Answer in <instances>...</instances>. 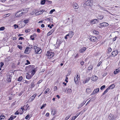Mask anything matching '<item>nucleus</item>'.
Returning a JSON list of instances; mask_svg holds the SVG:
<instances>
[{
  "label": "nucleus",
  "mask_w": 120,
  "mask_h": 120,
  "mask_svg": "<svg viewBox=\"0 0 120 120\" xmlns=\"http://www.w3.org/2000/svg\"><path fill=\"white\" fill-rule=\"evenodd\" d=\"M54 55V52L48 51L47 52L46 56L48 58L50 59H52Z\"/></svg>",
  "instance_id": "obj_1"
},
{
  "label": "nucleus",
  "mask_w": 120,
  "mask_h": 120,
  "mask_svg": "<svg viewBox=\"0 0 120 120\" xmlns=\"http://www.w3.org/2000/svg\"><path fill=\"white\" fill-rule=\"evenodd\" d=\"M34 48L35 49V51L36 54H39L41 52L42 50L40 48L36 46H34Z\"/></svg>",
  "instance_id": "obj_2"
},
{
  "label": "nucleus",
  "mask_w": 120,
  "mask_h": 120,
  "mask_svg": "<svg viewBox=\"0 0 120 120\" xmlns=\"http://www.w3.org/2000/svg\"><path fill=\"white\" fill-rule=\"evenodd\" d=\"M112 55L109 56L108 57V58H110L113 56H115L118 54V52L117 50H114L112 52Z\"/></svg>",
  "instance_id": "obj_3"
},
{
  "label": "nucleus",
  "mask_w": 120,
  "mask_h": 120,
  "mask_svg": "<svg viewBox=\"0 0 120 120\" xmlns=\"http://www.w3.org/2000/svg\"><path fill=\"white\" fill-rule=\"evenodd\" d=\"M30 47H26L24 51V53L26 54H29L30 52L32 47V45H30Z\"/></svg>",
  "instance_id": "obj_4"
},
{
  "label": "nucleus",
  "mask_w": 120,
  "mask_h": 120,
  "mask_svg": "<svg viewBox=\"0 0 120 120\" xmlns=\"http://www.w3.org/2000/svg\"><path fill=\"white\" fill-rule=\"evenodd\" d=\"M93 2L92 0H88L86 1L85 4L87 6L92 7L93 5Z\"/></svg>",
  "instance_id": "obj_5"
},
{
  "label": "nucleus",
  "mask_w": 120,
  "mask_h": 120,
  "mask_svg": "<svg viewBox=\"0 0 120 120\" xmlns=\"http://www.w3.org/2000/svg\"><path fill=\"white\" fill-rule=\"evenodd\" d=\"M89 39L93 42H96L98 40V38L97 37L95 36H90Z\"/></svg>",
  "instance_id": "obj_6"
},
{
  "label": "nucleus",
  "mask_w": 120,
  "mask_h": 120,
  "mask_svg": "<svg viewBox=\"0 0 120 120\" xmlns=\"http://www.w3.org/2000/svg\"><path fill=\"white\" fill-rule=\"evenodd\" d=\"M109 24L106 22H103L100 23L98 25V27L101 28L104 27L106 26H108Z\"/></svg>",
  "instance_id": "obj_7"
},
{
  "label": "nucleus",
  "mask_w": 120,
  "mask_h": 120,
  "mask_svg": "<svg viewBox=\"0 0 120 120\" xmlns=\"http://www.w3.org/2000/svg\"><path fill=\"white\" fill-rule=\"evenodd\" d=\"M21 11H18L15 14V16L17 17H19L21 16H22L23 14V13L22 12H21V13H20V12Z\"/></svg>",
  "instance_id": "obj_8"
},
{
  "label": "nucleus",
  "mask_w": 120,
  "mask_h": 120,
  "mask_svg": "<svg viewBox=\"0 0 120 120\" xmlns=\"http://www.w3.org/2000/svg\"><path fill=\"white\" fill-rule=\"evenodd\" d=\"M80 79V75L79 74H78V73L77 74V75L75 76L74 77V80L75 84H77L79 82L78 79Z\"/></svg>",
  "instance_id": "obj_9"
},
{
  "label": "nucleus",
  "mask_w": 120,
  "mask_h": 120,
  "mask_svg": "<svg viewBox=\"0 0 120 120\" xmlns=\"http://www.w3.org/2000/svg\"><path fill=\"white\" fill-rule=\"evenodd\" d=\"M99 91V88H97L94 90L93 92L91 94V95H93L95 94L96 93L98 92Z\"/></svg>",
  "instance_id": "obj_10"
},
{
  "label": "nucleus",
  "mask_w": 120,
  "mask_h": 120,
  "mask_svg": "<svg viewBox=\"0 0 120 120\" xmlns=\"http://www.w3.org/2000/svg\"><path fill=\"white\" fill-rule=\"evenodd\" d=\"M98 20L97 19H94L91 20L90 21V23L91 25L95 24L97 22Z\"/></svg>",
  "instance_id": "obj_11"
},
{
  "label": "nucleus",
  "mask_w": 120,
  "mask_h": 120,
  "mask_svg": "<svg viewBox=\"0 0 120 120\" xmlns=\"http://www.w3.org/2000/svg\"><path fill=\"white\" fill-rule=\"evenodd\" d=\"M37 94H34L33 95L31 96L29 99V100L30 101H32L34 100L35 97L36 96Z\"/></svg>",
  "instance_id": "obj_12"
},
{
  "label": "nucleus",
  "mask_w": 120,
  "mask_h": 120,
  "mask_svg": "<svg viewBox=\"0 0 120 120\" xmlns=\"http://www.w3.org/2000/svg\"><path fill=\"white\" fill-rule=\"evenodd\" d=\"M24 108L22 107L21 109H19L18 110V111H19V114H22L24 112Z\"/></svg>",
  "instance_id": "obj_13"
},
{
  "label": "nucleus",
  "mask_w": 120,
  "mask_h": 120,
  "mask_svg": "<svg viewBox=\"0 0 120 120\" xmlns=\"http://www.w3.org/2000/svg\"><path fill=\"white\" fill-rule=\"evenodd\" d=\"M33 76L31 74L30 75L29 73H27V75L26 76V77L27 79H31Z\"/></svg>",
  "instance_id": "obj_14"
},
{
  "label": "nucleus",
  "mask_w": 120,
  "mask_h": 120,
  "mask_svg": "<svg viewBox=\"0 0 120 120\" xmlns=\"http://www.w3.org/2000/svg\"><path fill=\"white\" fill-rule=\"evenodd\" d=\"M12 77L10 75H8L7 76V81L8 82H10L11 81V79Z\"/></svg>",
  "instance_id": "obj_15"
},
{
  "label": "nucleus",
  "mask_w": 120,
  "mask_h": 120,
  "mask_svg": "<svg viewBox=\"0 0 120 120\" xmlns=\"http://www.w3.org/2000/svg\"><path fill=\"white\" fill-rule=\"evenodd\" d=\"M73 6V8L75 9H77L79 8V6L76 3H74Z\"/></svg>",
  "instance_id": "obj_16"
},
{
  "label": "nucleus",
  "mask_w": 120,
  "mask_h": 120,
  "mask_svg": "<svg viewBox=\"0 0 120 120\" xmlns=\"http://www.w3.org/2000/svg\"><path fill=\"white\" fill-rule=\"evenodd\" d=\"M98 79V77L96 75H94L92 76L91 79L92 81H95L97 80Z\"/></svg>",
  "instance_id": "obj_17"
},
{
  "label": "nucleus",
  "mask_w": 120,
  "mask_h": 120,
  "mask_svg": "<svg viewBox=\"0 0 120 120\" xmlns=\"http://www.w3.org/2000/svg\"><path fill=\"white\" fill-rule=\"evenodd\" d=\"M86 47H83L79 50V52L80 53L83 52L86 50Z\"/></svg>",
  "instance_id": "obj_18"
},
{
  "label": "nucleus",
  "mask_w": 120,
  "mask_h": 120,
  "mask_svg": "<svg viewBox=\"0 0 120 120\" xmlns=\"http://www.w3.org/2000/svg\"><path fill=\"white\" fill-rule=\"evenodd\" d=\"M90 77H88L83 82V83H86L87 82L89 81L90 80Z\"/></svg>",
  "instance_id": "obj_19"
},
{
  "label": "nucleus",
  "mask_w": 120,
  "mask_h": 120,
  "mask_svg": "<svg viewBox=\"0 0 120 120\" xmlns=\"http://www.w3.org/2000/svg\"><path fill=\"white\" fill-rule=\"evenodd\" d=\"M35 86V82H32L30 85V87L31 89L33 88H34Z\"/></svg>",
  "instance_id": "obj_20"
},
{
  "label": "nucleus",
  "mask_w": 120,
  "mask_h": 120,
  "mask_svg": "<svg viewBox=\"0 0 120 120\" xmlns=\"http://www.w3.org/2000/svg\"><path fill=\"white\" fill-rule=\"evenodd\" d=\"M43 12L42 11H38L36 12L35 14L37 15H38L41 14L43 13Z\"/></svg>",
  "instance_id": "obj_21"
},
{
  "label": "nucleus",
  "mask_w": 120,
  "mask_h": 120,
  "mask_svg": "<svg viewBox=\"0 0 120 120\" xmlns=\"http://www.w3.org/2000/svg\"><path fill=\"white\" fill-rule=\"evenodd\" d=\"M120 72V70L117 69H116L114 71L113 73L115 75L118 74Z\"/></svg>",
  "instance_id": "obj_22"
},
{
  "label": "nucleus",
  "mask_w": 120,
  "mask_h": 120,
  "mask_svg": "<svg viewBox=\"0 0 120 120\" xmlns=\"http://www.w3.org/2000/svg\"><path fill=\"white\" fill-rule=\"evenodd\" d=\"M115 87V85L114 84H112L110 85L108 88H109V89H112L114 88Z\"/></svg>",
  "instance_id": "obj_23"
},
{
  "label": "nucleus",
  "mask_w": 120,
  "mask_h": 120,
  "mask_svg": "<svg viewBox=\"0 0 120 120\" xmlns=\"http://www.w3.org/2000/svg\"><path fill=\"white\" fill-rule=\"evenodd\" d=\"M53 31L54 30H53V29L52 30L48 33L47 34V36H49L51 35L53 33Z\"/></svg>",
  "instance_id": "obj_24"
},
{
  "label": "nucleus",
  "mask_w": 120,
  "mask_h": 120,
  "mask_svg": "<svg viewBox=\"0 0 120 120\" xmlns=\"http://www.w3.org/2000/svg\"><path fill=\"white\" fill-rule=\"evenodd\" d=\"M86 92L88 94L90 93L91 92V90L90 88H87L86 89Z\"/></svg>",
  "instance_id": "obj_25"
},
{
  "label": "nucleus",
  "mask_w": 120,
  "mask_h": 120,
  "mask_svg": "<svg viewBox=\"0 0 120 120\" xmlns=\"http://www.w3.org/2000/svg\"><path fill=\"white\" fill-rule=\"evenodd\" d=\"M36 72V70L35 69L32 70L31 71V75H32V76H33V75Z\"/></svg>",
  "instance_id": "obj_26"
},
{
  "label": "nucleus",
  "mask_w": 120,
  "mask_h": 120,
  "mask_svg": "<svg viewBox=\"0 0 120 120\" xmlns=\"http://www.w3.org/2000/svg\"><path fill=\"white\" fill-rule=\"evenodd\" d=\"M80 113H79L78 114L77 116H73L71 120H74L80 114Z\"/></svg>",
  "instance_id": "obj_27"
},
{
  "label": "nucleus",
  "mask_w": 120,
  "mask_h": 120,
  "mask_svg": "<svg viewBox=\"0 0 120 120\" xmlns=\"http://www.w3.org/2000/svg\"><path fill=\"white\" fill-rule=\"evenodd\" d=\"M111 119L112 120H114L115 119V117L113 115H111L110 116Z\"/></svg>",
  "instance_id": "obj_28"
},
{
  "label": "nucleus",
  "mask_w": 120,
  "mask_h": 120,
  "mask_svg": "<svg viewBox=\"0 0 120 120\" xmlns=\"http://www.w3.org/2000/svg\"><path fill=\"white\" fill-rule=\"evenodd\" d=\"M104 17L103 16V15H98L97 17L100 20L102 19Z\"/></svg>",
  "instance_id": "obj_29"
},
{
  "label": "nucleus",
  "mask_w": 120,
  "mask_h": 120,
  "mask_svg": "<svg viewBox=\"0 0 120 120\" xmlns=\"http://www.w3.org/2000/svg\"><path fill=\"white\" fill-rule=\"evenodd\" d=\"M16 117V116H11L8 119V120H13Z\"/></svg>",
  "instance_id": "obj_30"
},
{
  "label": "nucleus",
  "mask_w": 120,
  "mask_h": 120,
  "mask_svg": "<svg viewBox=\"0 0 120 120\" xmlns=\"http://www.w3.org/2000/svg\"><path fill=\"white\" fill-rule=\"evenodd\" d=\"M109 88H107L104 91L103 93L102 94L104 95L109 90Z\"/></svg>",
  "instance_id": "obj_31"
},
{
  "label": "nucleus",
  "mask_w": 120,
  "mask_h": 120,
  "mask_svg": "<svg viewBox=\"0 0 120 120\" xmlns=\"http://www.w3.org/2000/svg\"><path fill=\"white\" fill-rule=\"evenodd\" d=\"M69 35L71 37H72L74 34V33L72 31H71L70 32Z\"/></svg>",
  "instance_id": "obj_32"
},
{
  "label": "nucleus",
  "mask_w": 120,
  "mask_h": 120,
  "mask_svg": "<svg viewBox=\"0 0 120 120\" xmlns=\"http://www.w3.org/2000/svg\"><path fill=\"white\" fill-rule=\"evenodd\" d=\"M93 33L95 34L98 35V34H99V32L96 30H93Z\"/></svg>",
  "instance_id": "obj_33"
},
{
  "label": "nucleus",
  "mask_w": 120,
  "mask_h": 120,
  "mask_svg": "<svg viewBox=\"0 0 120 120\" xmlns=\"http://www.w3.org/2000/svg\"><path fill=\"white\" fill-rule=\"evenodd\" d=\"M29 107V106L28 104H27L26 105H24V108H25V110H26Z\"/></svg>",
  "instance_id": "obj_34"
},
{
  "label": "nucleus",
  "mask_w": 120,
  "mask_h": 120,
  "mask_svg": "<svg viewBox=\"0 0 120 120\" xmlns=\"http://www.w3.org/2000/svg\"><path fill=\"white\" fill-rule=\"evenodd\" d=\"M49 90L50 89L49 88H47L46 90H45L44 92V93L45 94H46L49 91Z\"/></svg>",
  "instance_id": "obj_35"
},
{
  "label": "nucleus",
  "mask_w": 120,
  "mask_h": 120,
  "mask_svg": "<svg viewBox=\"0 0 120 120\" xmlns=\"http://www.w3.org/2000/svg\"><path fill=\"white\" fill-rule=\"evenodd\" d=\"M45 0H41V4L42 5L44 4H45Z\"/></svg>",
  "instance_id": "obj_36"
},
{
  "label": "nucleus",
  "mask_w": 120,
  "mask_h": 120,
  "mask_svg": "<svg viewBox=\"0 0 120 120\" xmlns=\"http://www.w3.org/2000/svg\"><path fill=\"white\" fill-rule=\"evenodd\" d=\"M56 111L54 110V109L53 110H52V113L53 115H54L56 113Z\"/></svg>",
  "instance_id": "obj_37"
},
{
  "label": "nucleus",
  "mask_w": 120,
  "mask_h": 120,
  "mask_svg": "<svg viewBox=\"0 0 120 120\" xmlns=\"http://www.w3.org/2000/svg\"><path fill=\"white\" fill-rule=\"evenodd\" d=\"M92 66L91 65H90L88 68V70H90L92 69Z\"/></svg>",
  "instance_id": "obj_38"
},
{
  "label": "nucleus",
  "mask_w": 120,
  "mask_h": 120,
  "mask_svg": "<svg viewBox=\"0 0 120 120\" xmlns=\"http://www.w3.org/2000/svg\"><path fill=\"white\" fill-rule=\"evenodd\" d=\"M112 51V49L110 47L108 48L107 49L108 52L109 53L110 52Z\"/></svg>",
  "instance_id": "obj_39"
},
{
  "label": "nucleus",
  "mask_w": 120,
  "mask_h": 120,
  "mask_svg": "<svg viewBox=\"0 0 120 120\" xmlns=\"http://www.w3.org/2000/svg\"><path fill=\"white\" fill-rule=\"evenodd\" d=\"M29 20L28 19L24 20L23 21V22L25 24H27L28 23Z\"/></svg>",
  "instance_id": "obj_40"
},
{
  "label": "nucleus",
  "mask_w": 120,
  "mask_h": 120,
  "mask_svg": "<svg viewBox=\"0 0 120 120\" xmlns=\"http://www.w3.org/2000/svg\"><path fill=\"white\" fill-rule=\"evenodd\" d=\"M17 47L20 49L22 50V47L21 45H17Z\"/></svg>",
  "instance_id": "obj_41"
},
{
  "label": "nucleus",
  "mask_w": 120,
  "mask_h": 120,
  "mask_svg": "<svg viewBox=\"0 0 120 120\" xmlns=\"http://www.w3.org/2000/svg\"><path fill=\"white\" fill-rule=\"evenodd\" d=\"M22 79V76L19 77L18 79V81H21Z\"/></svg>",
  "instance_id": "obj_42"
},
{
  "label": "nucleus",
  "mask_w": 120,
  "mask_h": 120,
  "mask_svg": "<svg viewBox=\"0 0 120 120\" xmlns=\"http://www.w3.org/2000/svg\"><path fill=\"white\" fill-rule=\"evenodd\" d=\"M46 106V104H44L41 107V109H43L44 107H45Z\"/></svg>",
  "instance_id": "obj_43"
},
{
  "label": "nucleus",
  "mask_w": 120,
  "mask_h": 120,
  "mask_svg": "<svg viewBox=\"0 0 120 120\" xmlns=\"http://www.w3.org/2000/svg\"><path fill=\"white\" fill-rule=\"evenodd\" d=\"M55 11V10L54 9H53L52 10L50 11L49 13L51 14H52V13L53 12Z\"/></svg>",
  "instance_id": "obj_44"
},
{
  "label": "nucleus",
  "mask_w": 120,
  "mask_h": 120,
  "mask_svg": "<svg viewBox=\"0 0 120 120\" xmlns=\"http://www.w3.org/2000/svg\"><path fill=\"white\" fill-rule=\"evenodd\" d=\"M105 85H104L102 86L100 88V90H102L105 87Z\"/></svg>",
  "instance_id": "obj_45"
},
{
  "label": "nucleus",
  "mask_w": 120,
  "mask_h": 120,
  "mask_svg": "<svg viewBox=\"0 0 120 120\" xmlns=\"http://www.w3.org/2000/svg\"><path fill=\"white\" fill-rule=\"evenodd\" d=\"M86 101H83V102L82 103H81V105H82V106H83L86 103Z\"/></svg>",
  "instance_id": "obj_46"
},
{
  "label": "nucleus",
  "mask_w": 120,
  "mask_h": 120,
  "mask_svg": "<svg viewBox=\"0 0 120 120\" xmlns=\"http://www.w3.org/2000/svg\"><path fill=\"white\" fill-rule=\"evenodd\" d=\"M26 62L27 63H26L25 64V65H27L30 64V63L29 60H26Z\"/></svg>",
  "instance_id": "obj_47"
},
{
  "label": "nucleus",
  "mask_w": 120,
  "mask_h": 120,
  "mask_svg": "<svg viewBox=\"0 0 120 120\" xmlns=\"http://www.w3.org/2000/svg\"><path fill=\"white\" fill-rule=\"evenodd\" d=\"M5 29V27H0V30H3Z\"/></svg>",
  "instance_id": "obj_48"
},
{
  "label": "nucleus",
  "mask_w": 120,
  "mask_h": 120,
  "mask_svg": "<svg viewBox=\"0 0 120 120\" xmlns=\"http://www.w3.org/2000/svg\"><path fill=\"white\" fill-rule=\"evenodd\" d=\"M84 64V62L83 61H82L80 62V64L82 66H83Z\"/></svg>",
  "instance_id": "obj_49"
},
{
  "label": "nucleus",
  "mask_w": 120,
  "mask_h": 120,
  "mask_svg": "<svg viewBox=\"0 0 120 120\" xmlns=\"http://www.w3.org/2000/svg\"><path fill=\"white\" fill-rule=\"evenodd\" d=\"M72 90L70 89H69L68 90V92L69 93H71V92Z\"/></svg>",
  "instance_id": "obj_50"
},
{
  "label": "nucleus",
  "mask_w": 120,
  "mask_h": 120,
  "mask_svg": "<svg viewBox=\"0 0 120 120\" xmlns=\"http://www.w3.org/2000/svg\"><path fill=\"white\" fill-rule=\"evenodd\" d=\"M30 39L32 40H34V38L33 37V35H31L30 37Z\"/></svg>",
  "instance_id": "obj_51"
},
{
  "label": "nucleus",
  "mask_w": 120,
  "mask_h": 120,
  "mask_svg": "<svg viewBox=\"0 0 120 120\" xmlns=\"http://www.w3.org/2000/svg\"><path fill=\"white\" fill-rule=\"evenodd\" d=\"M68 77H66L65 78V81L67 82H68Z\"/></svg>",
  "instance_id": "obj_52"
},
{
  "label": "nucleus",
  "mask_w": 120,
  "mask_h": 120,
  "mask_svg": "<svg viewBox=\"0 0 120 120\" xmlns=\"http://www.w3.org/2000/svg\"><path fill=\"white\" fill-rule=\"evenodd\" d=\"M54 91H56L57 90V86H55L54 87Z\"/></svg>",
  "instance_id": "obj_53"
},
{
  "label": "nucleus",
  "mask_w": 120,
  "mask_h": 120,
  "mask_svg": "<svg viewBox=\"0 0 120 120\" xmlns=\"http://www.w3.org/2000/svg\"><path fill=\"white\" fill-rule=\"evenodd\" d=\"M70 117V116H67L65 118V120H67L68 119H69V118Z\"/></svg>",
  "instance_id": "obj_54"
},
{
  "label": "nucleus",
  "mask_w": 120,
  "mask_h": 120,
  "mask_svg": "<svg viewBox=\"0 0 120 120\" xmlns=\"http://www.w3.org/2000/svg\"><path fill=\"white\" fill-rule=\"evenodd\" d=\"M43 81V80L42 79H41L38 82V84H39L40 83H41L42 81Z\"/></svg>",
  "instance_id": "obj_55"
},
{
  "label": "nucleus",
  "mask_w": 120,
  "mask_h": 120,
  "mask_svg": "<svg viewBox=\"0 0 120 120\" xmlns=\"http://www.w3.org/2000/svg\"><path fill=\"white\" fill-rule=\"evenodd\" d=\"M0 116L2 119H4L5 117V116L4 115H1Z\"/></svg>",
  "instance_id": "obj_56"
},
{
  "label": "nucleus",
  "mask_w": 120,
  "mask_h": 120,
  "mask_svg": "<svg viewBox=\"0 0 120 120\" xmlns=\"http://www.w3.org/2000/svg\"><path fill=\"white\" fill-rule=\"evenodd\" d=\"M102 63V62L101 61L99 62V63H98V64L97 65V66L98 67H99L100 66V65Z\"/></svg>",
  "instance_id": "obj_57"
},
{
  "label": "nucleus",
  "mask_w": 120,
  "mask_h": 120,
  "mask_svg": "<svg viewBox=\"0 0 120 120\" xmlns=\"http://www.w3.org/2000/svg\"><path fill=\"white\" fill-rule=\"evenodd\" d=\"M19 114V111H18V110L15 113V115H17Z\"/></svg>",
  "instance_id": "obj_58"
},
{
  "label": "nucleus",
  "mask_w": 120,
  "mask_h": 120,
  "mask_svg": "<svg viewBox=\"0 0 120 120\" xmlns=\"http://www.w3.org/2000/svg\"><path fill=\"white\" fill-rule=\"evenodd\" d=\"M24 38L23 37H20L19 38V40H22V39H24Z\"/></svg>",
  "instance_id": "obj_59"
},
{
  "label": "nucleus",
  "mask_w": 120,
  "mask_h": 120,
  "mask_svg": "<svg viewBox=\"0 0 120 120\" xmlns=\"http://www.w3.org/2000/svg\"><path fill=\"white\" fill-rule=\"evenodd\" d=\"M4 65V64L3 63L1 62V65L0 67L1 68Z\"/></svg>",
  "instance_id": "obj_60"
},
{
  "label": "nucleus",
  "mask_w": 120,
  "mask_h": 120,
  "mask_svg": "<svg viewBox=\"0 0 120 120\" xmlns=\"http://www.w3.org/2000/svg\"><path fill=\"white\" fill-rule=\"evenodd\" d=\"M117 38V37L116 36L115 38H113L112 39V41H115L116 39V38Z\"/></svg>",
  "instance_id": "obj_61"
},
{
  "label": "nucleus",
  "mask_w": 120,
  "mask_h": 120,
  "mask_svg": "<svg viewBox=\"0 0 120 120\" xmlns=\"http://www.w3.org/2000/svg\"><path fill=\"white\" fill-rule=\"evenodd\" d=\"M29 83V81H28L25 80V81L24 82V83L26 84H28Z\"/></svg>",
  "instance_id": "obj_62"
},
{
  "label": "nucleus",
  "mask_w": 120,
  "mask_h": 120,
  "mask_svg": "<svg viewBox=\"0 0 120 120\" xmlns=\"http://www.w3.org/2000/svg\"><path fill=\"white\" fill-rule=\"evenodd\" d=\"M49 112L47 113L46 114H45V115L46 116H49Z\"/></svg>",
  "instance_id": "obj_63"
},
{
  "label": "nucleus",
  "mask_w": 120,
  "mask_h": 120,
  "mask_svg": "<svg viewBox=\"0 0 120 120\" xmlns=\"http://www.w3.org/2000/svg\"><path fill=\"white\" fill-rule=\"evenodd\" d=\"M37 31L38 33H40V30L39 29H38L37 30Z\"/></svg>",
  "instance_id": "obj_64"
}]
</instances>
